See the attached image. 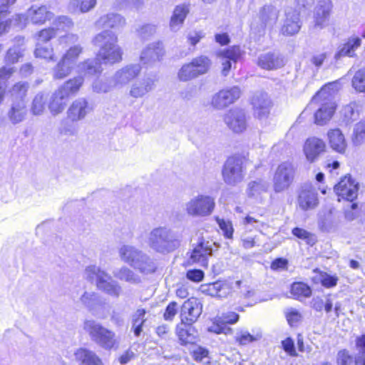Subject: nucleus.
Returning a JSON list of instances; mask_svg holds the SVG:
<instances>
[{
	"instance_id": "obj_1",
	"label": "nucleus",
	"mask_w": 365,
	"mask_h": 365,
	"mask_svg": "<svg viewBox=\"0 0 365 365\" xmlns=\"http://www.w3.org/2000/svg\"><path fill=\"white\" fill-rule=\"evenodd\" d=\"M339 88L340 85L338 82L329 83L312 98L311 105L319 106L314 114L316 124L323 125L333 116L336 107L334 97Z\"/></svg>"
},
{
	"instance_id": "obj_2",
	"label": "nucleus",
	"mask_w": 365,
	"mask_h": 365,
	"mask_svg": "<svg viewBox=\"0 0 365 365\" xmlns=\"http://www.w3.org/2000/svg\"><path fill=\"white\" fill-rule=\"evenodd\" d=\"M118 41V36L110 30H104L93 38V43L99 47L97 57L103 63L112 65L122 61L123 51Z\"/></svg>"
},
{
	"instance_id": "obj_3",
	"label": "nucleus",
	"mask_w": 365,
	"mask_h": 365,
	"mask_svg": "<svg viewBox=\"0 0 365 365\" xmlns=\"http://www.w3.org/2000/svg\"><path fill=\"white\" fill-rule=\"evenodd\" d=\"M143 242L150 250L163 255L173 252L180 245L174 231L167 226L153 228Z\"/></svg>"
},
{
	"instance_id": "obj_4",
	"label": "nucleus",
	"mask_w": 365,
	"mask_h": 365,
	"mask_svg": "<svg viewBox=\"0 0 365 365\" xmlns=\"http://www.w3.org/2000/svg\"><path fill=\"white\" fill-rule=\"evenodd\" d=\"M83 277L90 282H96L97 288L113 298H118L123 289L119 283L113 279L110 274L96 265L88 266Z\"/></svg>"
},
{
	"instance_id": "obj_5",
	"label": "nucleus",
	"mask_w": 365,
	"mask_h": 365,
	"mask_svg": "<svg viewBox=\"0 0 365 365\" xmlns=\"http://www.w3.org/2000/svg\"><path fill=\"white\" fill-rule=\"evenodd\" d=\"M83 329L93 341L105 349H111L118 344L115 334L95 320H86Z\"/></svg>"
},
{
	"instance_id": "obj_6",
	"label": "nucleus",
	"mask_w": 365,
	"mask_h": 365,
	"mask_svg": "<svg viewBox=\"0 0 365 365\" xmlns=\"http://www.w3.org/2000/svg\"><path fill=\"white\" fill-rule=\"evenodd\" d=\"M222 175L228 185L235 186L242 182L246 175L245 160L238 156L228 158L223 165Z\"/></svg>"
},
{
	"instance_id": "obj_7",
	"label": "nucleus",
	"mask_w": 365,
	"mask_h": 365,
	"mask_svg": "<svg viewBox=\"0 0 365 365\" xmlns=\"http://www.w3.org/2000/svg\"><path fill=\"white\" fill-rule=\"evenodd\" d=\"M54 14L45 5L31 6L25 14H17L14 18L15 26L19 29L26 27L29 21L34 24H43L53 19Z\"/></svg>"
},
{
	"instance_id": "obj_8",
	"label": "nucleus",
	"mask_w": 365,
	"mask_h": 365,
	"mask_svg": "<svg viewBox=\"0 0 365 365\" xmlns=\"http://www.w3.org/2000/svg\"><path fill=\"white\" fill-rule=\"evenodd\" d=\"M215 207V198L210 195L199 194L192 197L185 204L187 214L192 217L210 215Z\"/></svg>"
},
{
	"instance_id": "obj_9",
	"label": "nucleus",
	"mask_w": 365,
	"mask_h": 365,
	"mask_svg": "<svg viewBox=\"0 0 365 365\" xmlns=\"http://www.w3.org/2000/svg\"><path fill=\"white\" fill-rule=\"evenodd\" d=\"M295 174L294 165L288 162L281 163L273 178V189L275 192H282L289 188Z\"/></svg>"
},
{
	"instance_id": "obj_10",
	"label": "nucleus",
	"mask_w": 365,
	"mask_h": 365,
	"mask_svg": "<svg viewBox=\"0 0 365 365\" xmlns=\"http://www.w3.org/2000/svg\"><path fill=\"white\" fill-rule=\"evenodd\" d=\"M334 189L339 197L353 202L358 196L359 182L347 175L340 180Z\"/></svg>"
},
{
	"instance_id": "obj_11",
	"label": "nucleus",
	"mask_w": 365,
	"mask_h": 365,
	"mask_svg": "<svg viewBox=\"0 0 365 365\" xmlns=\"http://www.w3.org/2000/svg\"><path fill=\"white\" fill-rule=\"evenodd\" d=\"M332 8L331 0H318L313 14L315 29H322L329 24Z\"/></svg>"
},
{
	"instance_id": "obj_12",
	"label": "nucleus",
	"mask_w": 365,
	"mask_h": 365,
	"mask_svg": "<svg viewBox=\"0 0 365 365\" xmlns=\"http://www.w3.org/2000/svg\"><path fill=\"white\" fill-rule=\"evenodd\" d=\"M94 110L93 104L85 98L73 101L67 110V117L72 122L83 120Z\"/></svg>"
},
{
	"instance_id": "obj_13",
	"label": "nucleus",
	"mask_w": 365,
	"mask_h": 365,
	"mask_svg": "<svg viewBox=\"0 0 365 365\" xmlns=\"http://www.w3.org/2000/svg\"><path fill=\"white\" fill-rule=\"evenodd\" d=\"M224 122L232 131L240 133L247 127V117L244 110L234 108L227 111L225 115Z\"/></svg>"
},
{
	"instance_id": "obj_14",
	"label": "nucleus",
	"mask_w": 365,
	"mask_h": 365,
	"mask_svg": "<svg viewBox=\"0 0 365 365\" xmlns=\"http://www.w3.org/2000/svg\"><path fill=\"white\" fill-rule=\"evenodd\" d=\"M214 245L215 243L211 241L205 240L204 238L200 239L191 252L190 259L193 262L200 264L202 267H207L208 258L212 255Z\"/></svg>"
},
{
	"instance_id": "obj_15",
	"label": "nucleus",
	"mask_w": 365,
	"mask_h": 365,
	"mask_svg": "<svg viewBox=\"0 0 365 365\" xmlns=\"http://www.w3.org/2000/svg\"><path fill=\"white\" fill-rule=\"evenodd\" d=\"M356 344L359 349V355L354 360L348 351L341 350L337 355L339 365H365V334L357 337Z\"/></svg>"
},
{
	"instance_id": "obj_16",
	"label": "nucleus",
	"mask_w": 365,
	"mask_h": 365,
	"mask_svg": "<svg viewBox=\"0 0 365 365\" xmlns=\"http://www.w3.org/2000/svg\"><path fill=\"white\" fill-rule=\"evenodd\" d=\"M241 96V90L238 86L223 89L215 94L212 98V105L217 109L224 108L233 103Z\"/></svg>"
},
{
	"instance_id": "obj_17",
	"label": "nucleus",
	"mask_w": 365,
	"mask_h": 365,
	"mask_svg": "<svg viewBox=\"0 0 365 365\" xmlns=\"http://www.w3.org/2000/svg\"><path fill=\"white\" fill-rule=\"evenodd\" d=\"M251 104L255 118L262 120L268 117L272 103L266 93L260 91L255 93L251 99Z\"/></svg>"
},
{
	"instance_id": "obj_18",
	"label": "nucleus",
	"mask_w": 365,
	"mask_h": 365,
	"mask_svg": "<svg viewBox=\"0 0 365 365\" xmlns=\"http://www.w3.org/2000/svg\"><path fill=\"white\" fill-rule=\"evenodd\" d=\"M141 66L129 64L118 70L113 76V83L116 87H123L139 76Z\"/></svg>"
},
{
	"instance_id": "obj_19",
	"label": "nucleus",
	"mask_w": 365,
	"mask_h": 365,
	"mask_svg": "<svg viewBox=\"0 0 365 365\" xmlns=\"http://www.w3.org/2000/svg\"><path fill=\"white\" fill-rule=\"evenodd\" d=\"M244 52L240 46H233L219 52L218 56L222 66V73L228 75L232 63H236L242 56Z\"/></svg>"
},
{
	"instance_id": "obj_20",
	"label": "nucleus",
	"mask_w": 365,
	"mask_h": 365,
	"mask_svg": "<svg viewBox=\"0 0 365 365\" xmlns=\"http://www.w3.org/2000/svg\"><path fill=\"white\" fill-rule=\"evenodd\" d=\"M301 26L299 12L291 8L287 9L280 33L284 36H293L299 31Z\"/></svg>"
},
{
	"instance_id": "obj_21",
	"label": "nucleus",
	"mask_w": 365,
	"mask_h": 365,
	"mask_svg": "<svg viewBox=\"0 0 365 365\" xmlns=\"http://www.w3.org/2000/svg\"><path fill=\"white\" fill-rule=\"evenodd\" d=\"M202 313V304L195 298L185 301L181 309V322L192 324Z\"/></svg>"
},
{
	"instance_id": "obj_22",
	"label": "nucleus",
	"mask_w": 365,
	"mask_h": 365,
	"mask_svg": "<svg viewBox=\"0 0 365 365\" xmlns=\"http://www.w3.org/2000/svg\"><path fill=\"white\" fill-rule=\"evenodd\" d=\"M325 148L326 144L323 140L311 137L305 141L303 150L307 160L309 163H314L325 152Z\"/></svg>"
},
{
	"instance_id": "obj_23",
	"label": "nucleus",
	"mask_w": 365,
	"mask_h": 365,
	"mask_svg": "<svg viewBox=\"0 0 365 365\" xmlns=\"http://www.w3.org/2000/svg\"><path fill=\"white\" fill-rule=\"evenodd\" d=\"M258 66L266 70H274L284 65L283 57L277 51H268L259 55Z\"/></svg>"
},
{
	"instance_id": "obj_24",
	"label": "nucleus",
	"mask_w": 365,
	"mask_h": 365,
	"mask_svg": "<svg viewBox=\"0 0 365 365\" xmlns=\"http://www.w3.org/2000/svg\"><path fill=\"white\" fill-rule=\"evenodd\" d=\"M164 53V47L161 42L153 43L142 51L140 61L143 64H150L160 61Z\"/></svg>"
},
{
	"instance_id": "obj_25",
	"label": "nucleus",
	"mask_w": 365,
	"mask_h": 365,
	"mask_svg": "<svg viewBox=\"0 0 365 365\" xmlns=\"http://www.w3.org/2000/svg\"><path fill=\"white\" fill-rule=\"evenodd\" d=\"M155 82L154 78L146 77L133 83L129 90L130 96L134 98H143L155 88Z\"/></svg>"
},
{
	"instance_id": "obj_26",
	"label": "nucleus",
	"mask_w": 365,
	"mask_h": 365,
	"mask_svg": "<svg viewBox=\"0 0 365 365\" xmlns=\"http://www.w3.org/2000/svg\"><path fill=\"white\" fill-rule=\"evenodd\" d=\"M200 289L202 292L207 295L218 298H225L231 293L232 288L225 282L217 281L213 283L201 285Z\"/></svg>"
},
{
	"instance_id": "obj_27",
	"label": "nucleus",
	"mask_w": 365,
	"mask_h": 365,
	"mask_svg": "<svg viewBox=\"0 0 365 365\" xmlns=\"http://www.w3.org/2000/svg\"><path fill=\"white\" fill-rule=\"evenodd\" d=\"M68 98L67 93L62 91L59 88L56 90L51 94L48 103L51 115L55 116L61 113L66 106Z\"/></svg>"
},
{
	"instance_id": "obj_28",
	"label": "nucleus",
	"mask_w": 365,
	"mask_h": 365,
	"mask_svg": "<svg viewBox=\"0 0 365 365\" xmlns=\"http://www.w3.org/2000/svg\"><path fill=\"white\" fill-rule=\"evenodd\" d=\"M297 201L299 207L303 210L314 209L318 204L317 194L311 186L303 187Z\"/></svg>"
},
{
	"instance_id": "obj_29",
	"label": "nucleus",
	"mask_w": 365,
	"mask_h": 365,
	"mask_svg": "<svg viewBox=\"0 0 365 365\" xmlns=\"http://www.w3.org/2000/svg\"><path fill=\"white\" fill-rule=\"evenodd\" d=\"M118 253L123 262L134 268L139 261V259H140L143 252L135 246L123 245L119 248Z\"/></svg>"
},
{
	"instance_id": "obj_30",
	"label": "nucleus",
	"mask_w": 365,
	"mask_h": 365,
	"mask_svg": "<svg viewBox=\"0 0 365 365\" xmlns=\"http://www.w3.org/2000/svg\"><path fill=\"white\" fill-rule=\"evenodd\" d=\"M125 25V19L121 15L115 13H110L101 16L96 22L98 28H110L119 29Z\"/></svg>"
},
{
	"instance_id": "obj_31",
	"label": "nucleus",
	"mask_w": 365,
	"mask_h": 365,
	"mask_svg": "<svg viewBox=\"0 0 365 365\" xmlns=\"http://www.w3.org/2000/svg\"><path fill=\"white\" fill-rule=\"evenodd\" d=\"M279 11L274 6L269 4L262 7L259 12L262 31L267 26L272 27L278 19Z\"/></svg>"
},
{
	"instance_id": "obj_32",
	"label": "nucleus",
	"mask_w": 365,
	"mask_h": 365,
	"mask_svg": "<svg viewBox=\"0 0 365 365\" xmlns=\"http://www.w3.org/2000/svg\"><path fill=\"white\" fill-rule=\"evenodd\" d=\"M189 12L190 9L187 4H182L175 7L170 21L171 31L176 32L181 29Z\"/></svg>"
},
{
	"instance_id": "obj_33",
	"label": "nucleus",
	"mask_w": 365,
	"mask_h": 365,
	"mask_svg": "<svg viewBox=\"0 0 365 365\" xmlns=\"http://www.w3.org/2000/svg\"><path fill=\"white\" fill-rule=\"evenodd\" d=\"M74 356L80 365H104L101 358L94 351L86 348L76 349Z\"/></svg>"
},
{
	"instance_id": "obj_34",
	"label": "nucleus",
	"mask_w": 365,
	"mask_h": 365,
	"mask_svg": "<svg viewBox=\"0 0 365 365\" xmlns=\"http://www.w3.org/2000/svg\"><path fill=\"white\" fill-rule=\"evenodd\" d=\"M239 319V315L234 312H227L222 313L216 319L217 323H214L210 326L208 330L211 332L216 334L225 333L226 329L225 324H235Z\"/></svg>"
},
{
	"instance_id": "obj_35",
	"label": "nucleus",
	"mask_w": 365,
	"mask_h": 365,
	"mask_svg": "<svg viewBox=\"0 0 365 365\" xmlns=\"http://www.w3.org/2000/svg\"><path fill=\"white\" fill-rule=\"evenodd\" d=\"M191 325L181 322V324L177 326L176 333L182 344L195 342L197 331Z\"/></svg>"
},
{
	"instance_id": "obj_36",
	"label": "nucleus",
	"mask_w": 365,
	"mask_h": 365,
	"mask_svg": "<svg viewBox=\"0 0 365 365\" xmlns=\"http://www.w3.org/2000/svg\"><path fill=\"white\" fill-rule=\"evenodd\" d=\"M327 135L331 148L339 153H344L347 145L341 131L339 128L330 130Z\"/></svg>"
},
{
	"instance_id": "obj_37",
	"label": "nucleus",
	"mask_w": 365,
	"mask_h": 365,
	"mask_svg": "<svg viewBox=\"0 0 365 365\" xmlns=\"http://www.w3.org/2000/svg\"><path fill=\"white\" fill-rule=\"evenodd\" d=\"M26 115L25 101L12 102L11 107L8 112V117L13 124L21 122Z\"/></svg>"
},
{
	"instance_id": "obj_38",
	"label": "nucleus",
	"mask_w": 365,
	"mask_h": 365,
	"mask_svg": "<svg viewBox=\"0 0 365 365\" xmlns=\"http://www.w3.org/2000/svg\"><path fill=\"white\" fill-rule=\"evenodd\" d=\"M101 60L88 59L78 65V72L85 76L99 75L102 72Z\"/></svg>"
},
{
	"instance_id": "obj_39",
	"label": "nucleus",
	"mask_w": 365,
	"mask_h": 365,
	"mask_svg": "<svg viewBox=\"0 0 365 365\" xmlns=\"http://www.w3.org/2000/svg\"><path fill=\"white\" fill-rule=\"evenodd\" d=\"M361 45V39L358 37L350 38L348 41L339 47L334 58L338 60L344 56L351 57Z\"/></svg>"
},
{
	"instance_id": "obj_40",
	"label": "nucleus",
	"mask_w": 365,
	"mask_h": 365,
	"mask_svg": "<svg viewBox=\"0 0 365 365\" xmlns=\"http://www.w3.org/2000/svg\"><path fill=\"white\" fill-rule=\"evenodd\" d=\"M96 4V0H71L68 4V10L71 14L86 13L93 9Z\"/></svg>"
},
{
	"instance_id": "obj_41",
	"label": "nucleus",
	"mask_w": 365,
	"mask_h": 365,
	"mask_svg": "<svg viewBox=\"0 0 365 365\" xmlns=\"http://www.w3.org/2000/svg\"><path fill=\"white\" fill-rule=\"evenodd\" d=\"M48 99V96L46 93L38 92L36 93L31 102V113L34 115H43L46 110Z\"/></svg>"
},
{
	"instance_id": "obj_42",
	"label": "nucleus",
	"mask_w": 365,
	"mask_h": 365,
	"mask_svg": "<svg viewBox=\"0 0 365 365\" xmlns=\"http://www.w3.org/2000/svg\"><path fill=\"white\" fill-rule=\"evenodd\" d=\"M269 187V183L264 180L257 179L251 181L247 185V194L250 197H257L266 192Z\"/></svg>"
},
{
	"instance_id": "obj_43",
	"label": "nucleus",
	"mask_w": 365,
	"mask_h": 365,
	"mask_svg": "<svg viewBox=\"0 0 365 365\" xmlns=\"http://www.w3.org/2000/svg\"><path fill=\"white\" fill-rule=\"evenodd\" d=\"M15 41L17 46L10 48L6 55L5 61L7 63H15L19 61V58L22 56V49L21 46L24 43V38L22 36H17L15 38Z\"/></svg>"
},
{
	"instance_id": "obj_44",
	"label": "nucleus",
	"mask_w": 365,
	"mask_h": 365,
	"mask_svg": "<svg viewBox=\"0 0 365 365\" xmlns=\"http://www.w3.org/2000/svg\"><path fill=\"white\" fill-rule=\"evenodd\" d=\"M134 268L139 270L141 273L150 274L155 271L157 266L154 260L143 252Z\"/></svg>"
},
{
	"instance_id": "obj_45",
	"label": "nucleus",
	"mask_w": 365,
	"mask_h": 365,
	"mask_svg": "<svg viewBox=\"0 0 365 365\" xmlns=\"http://www.w3.org/2000/svg\"><path fill=\"white\" fill-rule=\"evenodd\" d=\"M29 88V85L27 82L20 81L14 84L9 91L12 102L24 101Z\"/></svg>"
},
{
	"instance_id": "obj_46",
	"label": "nucleus",
	"mask_w": 365,
	"mask_h": 365,
	"mask_svg": "<svg viewBox=\"0 0 365 365\" xmlns=\"http://www.w3.org/2000/svg\"><path fill=\"white\" fill-rule=\"evenodd\" d=\"M73 67V65L61 58L53 70V78L62 79L66 77L71 73Z\"/></svg>"
},
{
	"instance_id": "obj_47",
	"label": "nucleus",
	"mask_w": 365,
	"mask_h": 365,
	"mask_svg": "<svg viewBox=\"0 0 365 365\" xmlns=\"http://www.w3.org/2000/svg\"><path fill=\"white\" fill-rule=\"evenodd\" d=\"M83 83V78L81 76H78L74 78L70 79L65 82L58 88L65 93H67V96L76 94L81 87Z\"/></svg>"
},
{
	"instance_id": "obj_48",
	"label": "nucleus",
	"mask_w": 365,
	"mask_h": 365,
	"mask_svg": "<svg viewBox=\"0 0 365 365\" xmlns=\"http://www.w3.org/2000/svg\"><path fill=\"white\" fill-rule=\"evenodd\" d=\"M291 294L295 299L309 297L312 294L311 288L303 282H294L291 287Z\"/></svg>"
},
{
	"instance_id": "obj_49",
	"label": "nucleus",
	"mask_w": 365,
	"mask_h": 365,
	"mask_svg": "<svg viewBox=\"0 0 365 365\" xmlns=\"http://www.w3.org/2000/svg\"><path fill=\"white\" fill-rule=\"evenodd\" d=\"M199 76L204 75L208 72L211 66V60L206 56H200L191 61Z\"/></svg>"
},
{
	"instance_id": "obj_50",
	"label": "nucleus",
	"mask_w": 365,
	"mask_h": 365,
	"mask_svg": "<svg viewBox=\"0 0 365 365\" xmlns=\"http://www.w3.org/2000/svg\"><path fill=\"white\" fill-rule=\"evenodd\" d=\"M359 104L356 102H351L341 110V114L344 120L347 123L356 120L359 117Z\"/></svg>"
},
{
	"instance_id": "obj_51",
	"label": "nucleus",
	"mask_w": 365,
	"mask_h": 365,
	"mask_svg": "<svg viewBox=\"0 0 365 365\" xmlns=\"http://www.w3.org/2000/svg\"><path fill=\"white\" fill-rule=\"evenodd\" d=\"M198 76H200L192 62L183 65L178 72V78L182 81H187Z\"/></svg>"
},
{
	"instance_id": "obj_52",
	"label": "nucleus",
	"mask_w": 365,
	"mask_h": 365,
	"mask_svg": "<svg viewBox=\"0 0 365 365\" xmlns=\"http://www.w3.org/2000/svg\"><path fill=\"white\" fill-rule=\"evenodd\" d=\"M294 236L304 240L307 245L313 246L317 241V237L314 234L311 233L306 230L300 227H294L292 230Z\"/></svg>"
},
{
	"instance_id": "obj_53",
	"label": "nucleus",
	"mask_w": 365,
	"mask_h": 365,
	"mask_svg": "<svg viewBox=\"0 0 365 365\" xmlns=\"http://www.w3.org/2000/svg\"><path fill=\"white\" fill-rule=\"evenodd\" d=\"M113 274L115 277L120 280L131 283H138L139 278L135 273L126 267H123L120 269L113 272Z\"/></svg>"
},
{
	"instance_id": "obj_54",
	"label": "nucleus",
	"mask_w": 365,
	"mask_h": 365,
	"mask_svg": "<svg viewBox=\"0 0 365 365\" xmlns=\"http://www.w3.org/2000/svg\"><path fill=\"white\" fill-rule=\"evenodd\" d=\"M83 47L80 44H76L71 46L69 48L63 55L62 58L67 61L68 63L75 66L78 61L80 55L83 52Z\"/></svg>"
},
{
	"instance_id": "obj_55",
	"label": "nucleus",
	"mask_w": 365,
	"mask_h": 365,
	"mask_svg": "<svg viewBox=\"0 0 365 365\" xmlns=\"http://www.w3.org/2000/svg\"><path fill=\"white\" fill-rule=\"evenodd\" d=\"M116 87L113 85V78L110 80L96 79L92 84L93 92L97 93H108L113 88Z\"/></svg>"
},
{
	"instance_id": "obj_56",
	"label": "nucleus",
	"mask_w": 365,
	"mask_h": 365,
	"mask_svg": "<svg viewBox=\"0 0 365 365\" xmlns=\"http://www.w3.org/2000/svg\"><path fill=\"white\" fill-rule=\"evenodd\" d=\"M351 84L358 92L365 93V68L358 70L354 75Z\"/></svg>"
},
{
	"instance_id": "obj_57",
	"label": "nucleus",
	"mask_w": 365,
	"mask_h": 365,
	"mask_svg": "<svg viewBox=\"0 0 365 365\" xmlns=\"http://www.w3.org/2000/svg\"><path fill=\"white\" fill-rule=\"evenodd\" d=\"M34 55L36 58H43L47 61L56 60L53 48L49 46H42L38 43L34 51Z\"/></svg>"
},
{
	"instance_id": "obj_58",
	"label": "nucleus",
	"mask_w": 365,
	"mask_h": 365,
	"mask_svg": "<svg viewBox=\"0 0 365 365\" xmlns=\"http://www.w3.org/2000/svg\"><path fill=\"white\" fill-rule=\"evenodd\" d=\"M81 302L90 310L95 308L98 303V295L95 292H85L80 297Z\"/></svg>"
},
{
	"instance_id": "obj_59",
	"label": "nucleus",
	"mask_w": 365,
	"mask_h": 365,
	"mask_svg": "<svg viewBox=\"0 0 365 365\" xmlns=\"http://www.w3.org/2000/svg\"><path fill=\"white\" fill-rule=\"evenodd\" d=\"M365 138V123L359 122L356 123L354 128L352 135V142L355 145H361Z\"/></svg>"
},
{
	"instance_id": "obj_60",
	"label": "nucleus",
	"mask_w": 365,
	"mask_h": 365,
	"mask_svg": "<svg viewBox=\"0 0 365 365\" xmlns=\"http://www.w3.org/2000/svg\"><path fill=\"white\" fill-rule=\"evenodd\" d=\"M53 28L55 30L66 31L71 29L73 26L72 19L67 16H59L53 21Z\"/></svg>"
},
{
	"instance_id": "obj_61",
	"label": "nucleus",
	"mask_w": 365,
	"mask_h": 365,
	"mask_svg": "<svg viewBox=\"0 0 365 365\" xmlns=\"http://www.w3.org/2000/svg\"><path fill=\"white\" fill-rule=\"evenodd\" d=\"M261 337V335L257 334L255 336L250 334L246 330H241L237 332L235 335V340L240 345H247L252 341L258 340Z\"/></svg>"
},
{
	"instance_id": "obj_62",
	"label": "nucleus",
	"mask_w": 365,
	"mask_h": 365,
	"mask_svg": "<svg viewBox=\"0 0 365 365\" xmlns=\"http://www.w3.org/2000/svg\"><path fill=\"white\" fill-rule=\"evenodd\" d=\"M216 220L217 222V224H218L220 228L223 232L224 235L227 238H232V234H233V228H232V223L230 221H227L224 219H220L219 217H217Z\"/></svg>"
},
{
	"instance_id": "obj_63",
	"label": "nucleus",
	"mask_w": 365,
	"mask_h": 365,
	"mask_svg": "<svg viewBox=\"0 0 365 365\" xmlns=\"http://www.w3.org/2000/svg\"><path fill=\"white\" fill-rule=\"evenodd\" d=\"M156 32V26L154 24H145L138 30V35L143 39H147L153 36Z\"/></svg>"
},
{
	"instance_id": "obj_64",
	"label": "nucleus",
	"mask_w": 365,
	"mask_h": 365,
	"mask_svg": "<svg viewBox=\"0 0 365 365\" xmlns=\"http://www.w3.org/2000/svg\"><path fill=\"white\" fill-rule=\"evenodd\" d=\"M56 35L55 28L50 27L40 31L38 34V40L42 42H47L50 41Z\"/></svg>"
}]
</instances>
